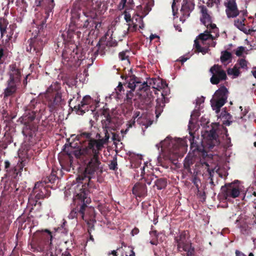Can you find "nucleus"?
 Masks as SVG:
<instances>
[{
    "label": "nucleus",
    "instance_id": "c9c22d12",
    "mask_svg": "<svg viewBox=\"0 0 256 256\" xmlns=\"http://www.w3.org/2000/svg\"><path fill=\"white\" fill-rule=\"evenodd\" d=\"M232 57V54L227 50L224 51L222 52L220 56V60L222 62H225Z\"/></svg>",
    "mask_w": 256,
    "mask_h": 256
},
{
    "label": "nucleus",
    "instance_id": "cd10ccee",
    "mask_svg": "<svg viewBox=\"0 0 256 256\" xmlns=\"http://www.w3.org/2000/svg\"><path fill=\"white\" fill-rule=\"evenodd\" d=\"M205 30L204 32L198 35V38L196 40H200L202 41V44H204V42L208 40H214L213 36L210 34L211 32H213V30Z\"/></svg>",
    "mask_w": 256,
    "mask_h": 256
},
{
    "label": "nucleus",
    "instance_id": "338daca9",
    "mask_svg": "<svg viewBox=\"0 0 256 256\" xmlns=\"http://www.w3.org/2000/svg\"><path fill=\"white\" fill-rule=\"evenodd\" d=\"M236 256H246L244 254L239 251L238 250H236Z\"/></svg>",
    "mask_w": 256,
    "mask_h": 256
},
{
    "label": "nucleus",
    "instance_id": "dca6fc26",
    "mask_svg": "<svg viewBox=\"0 0 256 256\" xmlns=\"http://www.w3.org/2000/svg\"><path fill=\"white\" fill-rule=\"evenodd\" d=\"M200 12L202 14L200 18L201 22L207 28L212 30L214 32H217L218 29L214 24H212V16L208 12V10L206 6L202 5L199 6Z\"/></svg>",
    "mask_w": 256,
    "mask_h": 256
},
{
    "label": "nucleus",
    "instance_id": "a18cd8bd",
    "mask_svg": "<svg viewBox=\"0 0 256 256\" xmlns=\"http://www.w3.org/2000/svg\"><path fill=\"white\" fill-rule=\"evenodd\" d=\"M6 26H4L1 22H0V37L2 38L6 32Z\"/></svg>",
    "mask_w": 256,
    "mask_h": 256
},
{
    "label": "nucleus",
    "instance_id": "e2e57ef3",
    "mask_svg": "<svg viewBox=\"0 0 256 256\" xmlns=\"http://www.w3.org/2000/svg\"><path fill=\"white\" fill-rule=\"evenodd\" d=\"M198 194H199L200 196L204 200L206 199V194L204 192H202L198 190Z\"/></svg>",
    "mask_w": 256,
    "mask_h": 256
},
{
    "label": "nucleus",
    "instance_id": "6ab92c4d",
    "mask_svg": "<svg viewBox=\"0 0 256 256\" xmlns=\"http://www.w3.org/2000/svg\"><path fill=\"white\" fill-rule=\"evenodd\" d=\"M225 6H226V12L228 18H236L239 14V10L235 0H228L225 3Z\"/></svg>",
    "mask_w": 256,
    "mask_h": 256
},
{
    "label": "nucleus",
    "instance_id": "a878e982",
    "mask_svg": "<svg viewBox=\"0 0 256 256\" xmlns=\"http://www.w3.org/2000/svg\"><path fill=\"white\" fill-rule=\"evenodd\" d=\"M246 14H243V16L240 17L236 20H234V25L238 28L241 31L244 32L246 34L247 33V28L245 26V24L244 23L246 20Z\"/></svg>",
    "mask_w": 256,
    "mask_h": 256
},
{
    "label": "nucleus",
    "instance_id": "9b49d317",
    "mask_svg": "<svg viewBox=\"0 0 256 256\" xmlns=\"http://www.w3.org/2000/svg\"><path fill=\"white\" fill-rule=\"evenodd\" d=\"M78 48H76L72 52L71 50H64L62 53V62L64 66L68 68L74 66L76 62L82 59V54H78Z\"/></svg>",
    "mask_w": 256,
    "mask_h": 256
},
{
    "label": "nucleus",
    "instance_id": "f257e3e1",
    "mask_svg": "<svg viewBox=\"0 0 256 256\" xmlns=\"http://www.w3.org/2000/svg\"><path fill=\"white\" fill-rule=\"evenodd\" d=\"M102 114L105 118L101 122L104 138L100 134L98 133L96 136L97 139H95L92 138L91 132H84L78 134L75 138L79 142L80 146L74 150L72 154L76 158L82 159L86 162L84 171L76 178L78 184H88L92 176L95 174L100 176L104 172V164L100 161V152L109 140L108 130L116 126V119L112 117L106 110Z\"/></svg>",
    "mask_w": 256,
    "mask_h": 256
},
{
    "label": "nucleus",
    "instance_id": "f8f14e48",
    "mask_svg": "<svg viewBox=\"0 0 256 256\" xmlns=\"http://www.w3.org/2000/svg\"><path fill=\"white\" fill-rule=\"evenodd\" d=\"M221 192L218 196L222 200L230 201V198H236L240 195V192L238 188L235 187L232 184H226L222 186Z\"/></svg>",
    "mask_w": 256,
    "mask_h": 256
},
{
    "label": "nucleus",
    "instance_id": "3c124183",
    "mask_svg": "<svg viewBox=\"0 0 256 256\" xmlns=\"http://www.w3.org/2000/svg\"><path fill=\"white\" fill-rule=\"evenodd\" d=\"M200 113L198 110H194L192 114H191L192 118H197L200 116Z\"/></svg>",
    "mask_w": 256,
    "mask_h": 256
},
{
    "label": "nucleus",
    "instance_id": "864d4df0",
    "mask_svg": "<svg viewBox=\"0 0 256 256\" xmlns=\"http://www.w3.org/2000/svg\"><path fill=\"white\" fill-rule=\"evenodd\" d=\"M186 253V256H195V248H193L192 250H189L188 251L185 252Z\"/></svg>",
    "mask_w": 256,
    "mask_h": 256
},
{
    "label": "nucleus",
    "instance_id": "7ed1b4c3",
    "mask_svg": "<svg viewBox=\"0 0 256 256\" xmlns=\"http://www.w3.org/2000/svg\"><path fill=\"white\" fill-rule=\"evenodd\" d=\"M42 104L36 99L32 100L26 106L24 114L19 118L18 120L23 124L24 127L22 132H26L28 134L35 132L38 130V124L41 118L42 110L40 107Z\"/></svg>",
    "mask_w": 256,
    "mask_h": 256
},
{
    "label": "nucleus",
    "instance_id": "8fccbe9b",
    "mask_svg": "<svg viewBox=\"0 0 256 256\" xmlns=\"http://www.w3.org/2000/svg\"><path fill=\"white\" fill-rule=\"evenodd\" d=\"M163 108L162 107H158L156 108L155 112L156 114V116L158 118L159 116L161 114V113L163 111Z\"/></svg>",
    "mask_w": 256,
    "mask_h": 256
},
{
    "label": "nucleus",
    "instance_id": "e433bc0d",
    "mask_svg": "<svg viewBox=\"0 0 256 256\" xmlns=\"http://www.w3.org/2000/svg\"><path fill=\"white\" fill-rule=\"evenodd\" d=\"M228 74H233L234 76H239V74H240V70H239V68L238 67L237 64H236L232 68V69L229 68L228 70Z\"/></svg>",
    "mask_w": 256,
    "mask_h": 256
},
{
    "label": "nucleus",
    "instance_id": "603ef678",
    "mask_svg": "<svg viewBox=\"0 0 256 256\" xmlns=\"http://www.w3.org/2000/svg\"><path fill=\"white\" fill-rule=\"evenodd\" d=\"M136 22L138 21V22H141L140 25L139 26V28L140 29H143L144 28V24L142 20V18L141 16H140L138 18H136Z\"/></svg>",
    "mask_w": 256,
    "mask_h": 256
},
{
    "label": "nucleus",
    "instance_id": "f03ea898",
    "mask_svg": "<svg viewBox=\"0 0 256 256\" xmlns=\"http://www.w3.org/2000/svg\"><path fill=\"white\" fill-rule=\"evenodd\" d=\"M28 246L33 252H48L50 256H57L56 246L53 244L52 234L48 229L34 232Z\"/></svg>",
    "mask_w": 256,
    "mask_h": 256
},
{
    "label": "nucleus",
    "instance_id": "4c0bfd02",
    "mask_svg": "<svg viewBox=\"0 0 256 256\" xmlns=\"http://www.w3.org/2000/svg\"><path fill=\"white\" fill-rule=\"evenodd\" d=\"M240 232H241L244 235H248L250 234V230L248 226V225L246 224H242L240 226Z\"/></svg>",
    "mask_w": 256,
    "mask_h": 256
},
{
    "label": "nucleus",
    "instance_id": "c756f323",
    "mask_svg": "<svg viewBox=\"0 0 256 256\" xmlns=\"http://www.w3.org/2000/svg\"><path fill=\"white\" fill-rule=\"evenodd\" d=\"M82 22L84 21V23L83 24H80V26H82L84 28L93 29L94 24H95L94 20L92 18H86L85 16H83L82 17Z\"/></svg>",
    "mask_w": 256,
    "mask_h": 256
},
{
    "label": "nucleus",
    "instance_id": "13d9d810",
    "mask_svg": "<svg viewBox=\"0 0 256 256\" xmlns=\"http://www.w3.org/2000/svg\"><path fill=\"white\" fill-rule=\"evenodd\" d=\"M4 56V50L3 46L0 44V60Z\"/></svg>",
    "mask_w": 256,
    "mask_h": 256
},
{
    "label": "nucleus",
    "instance_id": "774afa93",
    "mask_svg": "<svg viewBox=\"0 0 256 256\" xmlns=\"http://www.w3.org/2000/svg\"><path fill=\"white\" fill-rule=\"evenodd\" d=\"M62 256H72L68 250H66L62 253Z\"/></svg>",
    "mask_w": 256,
    "mask_h": 256
},
{
    "label": "nucleus",
    "instance_id": "72a5a7b5",
    "mask_svg": "<svg viewBox=\"0 0 256 256\" xmlns=\"http://www.w3.org/2000/svg\"><path fill=\"white\" fill-rule=\"evenodd\" d=\"M194 46L196 50L198 52H202V54H206L209 50L208 46L202 47L198 40H194Z\"/></svg>",
    "mask_w": 256,
    "mask_h": 256
},
{
    "label": "nucleus",
    "instance_id": "2f4dec72",
    "mask_svg": "<svg viewBox=\"0 0 256 256\" xmlns=\"http://www.w3.org/2000/svg\"><path fill=\"white\" fill-rule=\"evenodd\" d=\"M134 6L133 0H121L118 8L120 10H122L126 6L128 10H132Z\"/></svg>",
    "mask_w": 256,
    "mask_h": 256
},
{
    "label": "nucleus",
    "instance_id": "bb28decb",
    "mask_svg": "<svg viewBox=\"0 0 256 256\" xmlns=\"http://www.w3.org/2000/svg\"><path fill=\"white\" fill-rule=\"evenodd\" d=\"M141 176H142V179H144V182L148 185L151 184L152 182L154 180V178H156V176L152 172H146L145 168L144 166L143 167L141 172Z\"/></svg>",
    "mask_w": 256,
    "mask_h": 256
},
{
    "label": "nucleus",
    "instance_id": "680f3d73",
    "mask_svg": "<svg viewBox=\"0 0 256 256\" xmlns=\"http://www.w3.org/2000/svg\"><path fill=\"white\" fill-rule=\"evenodd\" d=\"M232 122V121L231 120H223L222 124L225 126H230Z\"/></svg>",
    "mask_w": 256,
    "mask_h": 256
},
{
    "label": "nucleus",
    "instance_id": "393cba45",
    "mask_svg": "<svg viewBox=\"0 0 256 256\" xmlns=\"http://www.w3.org/2000/svg\"><path fill=\"white\" fill-rule=\"evenodd\" d=\"M44 185L42 182H37L34 185V187L32 190L34 194V198H36L37 200L43 199L44 198V192L40 190H38L40 187H44Z\"/></svg>",
    "mask_w": 256,
    "mask_h": 256
},
{
    "label": "nucleus",
    "instance_id": "de8ad7c7",
    "mask_svg": "<svg viewBox=\"0 0 256 256\" xmlns=\"http://www.w3.org/2000/svg\"><path fill=\"white\" fill-rule=\"evenodd\" d=\"M165 106L164 102L163 100H156V108L158 107H162L164 108V107Z\"/></svg>",
    "mask_w": 256,
    "mask_h": 256
},
{
    "label": "nucleus",
    "instance_id": "f3484780",
    "mask_svg": "<svg viewBox=\"0 0 256 256\" xmlns=\"http://www.w3.org/2000/svg\"><path fill=\"white\" fill-rule=\"evenodd\" d=\"M92 102V99L89 96H84L80 103L74 106V110L76 111L78 114H84L86 112L89 110L88 105Z\"/></svg>",
    "mask_w": 256,
    "mask_h": 256
},
{
    "label": "nucleus",
    "instance_id": "5fc2aeb1",
    "mask_svg": "<svg viewBox=\"0 0 256 256\" xmlns=\"http://www.w3.org/2000/svg\"><path fill=\"white\" fill-rule=\"evenodd\" d=\"M116 90L117 91V92H121L122 91L124 92V90L123 85L122 84V82H120L118 86L116 88Z\"/></svg>",
    "mask_w": 256,
    "mask_h": 256
},
{
    "label": "nucleus",
    "instance_id": "bf43d9fd",
    "mask_svg": "<svg viewBox=\"0 0 256 256\" xmlns=\"http://www.w3.org/2000/svg\"><path fill=\"white\" fill-rule=\"evenodd\" d=\"M139 232V230L137 228H134L131 232V234L132 236L137 234Z\"/></svg>",
    "mask_w": 256,
    "mask_h": 256
},
{
    "label": "nucleus",
    "instance_id": "473e14b6",
    "mask_svg": "<svg viewBox=\"0 0 256 256\" xmlns=\"http://www.w3.org/2000/svg\"><path fill=\"white\" fill-rule=\"evenodd\" d=\"M154 184L158 190L164 189L167 186V180L165 178H160L157 179L154 182Z\"/></svg>",
    "mask_w": 256,
    "mask_h": 256
},
{
    "label": "nucleus",
    "instance_id": "69168bd1",
    "mask_svg": "<svg viewBox=\"0 0 256 256\" xmlns=\"http://www.w3.org/2000/svg\"><path fill=\"white\" fill-rule=\"evenodd\" d=\"M135 122H136L135 119H132L130 121L129 124H128V128H132V126H134L135 124Z\"/></svg>",
    "mask_w": 256,
    "mask_h": 256
},
{
    "label": "nucleus",
    "instance_id": "37998d69",
    "mask_svg": "<svg viewBox=\"0 0 256 256\" xmlns=\"http://www.w3.org/2000/svg\"><path fill=\"white\" fill-rule=\"evenodd\" d=\"M128 52V51H122V52H120L118 54V57L120 59L122 60H128V56L126 55V52Z\"/></svg>",
    "mask_w": 256,
    "mask_h": 256
},
{
    "label": "nucleus",
    "instance_id": "c03bdc74",
    "mask_svg": "<svg viewBox=\"0 0 256 256\" xmlns=\"http://www.w3.org/2000/svg\"><path fill=\"white\" fill-rule=\"evenodd\" d=\"M244 50V46H240L238 48L235 54L237 56H240L242 55Z\"/></svg>",
    "mask_w": 256,
    "mask_h": 256
},
{
    "label": "nucleus",
    "instance_id": "ea45409f",
    "mask_svg": "<svg viewBox=\"0 0 256 256\" xmlns=\"http://www.w3.org/2000/svg\"><path fill=\"white\" fill-rule=\"evenodd\" d=\"M247 63L248 62L244 58H241L239 60L236 64L238 66V67L240 68H244L246 70H247Z\"/></svg>",
    "mask_w": 256,
    "mask_h": 256
},
{
    "label": "nucleus",
    "instance_id": "6e6552de",
    "mask_svg": "<svg viewBox=\"0 0 256 256\" xmlns=\"http://www.w3.org/2000/svg\"><path fill=\"white\" fill-rule=\"evenodd\" d=\"M45 102L50 112L58 110L65 104L60 83L57 82H52L48 88L45 94Z\"/></svg>",
    "mask_w": 256,
    "mask_h": 256
},
{
    "label": "nucleus",
    "instance_id": "09e8293b",
    "mask_svg": "<svg viewBox=\"0 0 256 256\" xmlns=\"http://www.w3.org/2000/svg\"><path fill=\"white\" fill-rule=\"evenodd\" d=\"M129 252H126V256H135V253L132 247H128Z\"/></svg>",
    "mask_w": 256,
    "mask_h": 256
},
{
    "label": "nucleus",
    "instance_id": "9d476101",
    "mask_svg": "<svg viewBox=\"0 0 256 256\" xmlns=\"http://www.w3.org/2000/svg\"><path fill=\"white\" fill-rule=\"evenodd\" d=\"M174 243L180 252H185L194 248L192 246L190 233L188 230L180 232L174 238Z\"/></svg>",
    "mask_w": 256,
    "mask_h": 256
},
{
    "label": "nucleus",
    "instance_id": "0e129e2a",
    "mask_svg": "<svg viewBox=\"0 0 256 256\" xmlns=\"http://www.w3.org/2000/svg\"><path fill=\"white\" fill-rule=\"evenodd\" d=\"M120 248H118L116 250H114L111 252H110L108 254H112L113 256H118V252L117 250H120Z\"/></svg>",
    "mask_w": 256,
    "mask_h": 256
},
{
    "label": "nucleus",
    "instance_id": "ddd939ff",
    "mask_svg": "<svg viewBox=\"0 0 256 256\" xmlns=\"http://www.w3.org/2000/svg\"><path fill=\"white\" fill-rule=\"evenodd\" d=\"M206 170L208 172L210 177L212 176V172L214 173L213 170H210L208 163L204 159H202L196 162L195 168L192 174H193L192 181L198 189V183L200 182V180L197 177V175L200 172L201 170Z\"/></svg>",
    "mask_w": 256,
    "mask_h": 256
},
{
    "label": "nucleus",
    "instance_id": "aec40b11",
    "mask_svg": "<svg viewBox=\"0 0 256 256\" xmlns=\"http://www.w3.org/2000/svg\"><path fill=\"white\" fill-rule=\"evenodd\" d=\"M78 4L80 6L86 8L90 11L98 10L100 6V2L96 0H78Z\"/></svg>",
    "mask_w": 256,
    "mask_h": 256
},
{
    "label": "nucleus",
    "instance_id": "b1692460",
    "mask_svg": "<svg viewBox=\"0 0 256 256\" xmlns=\"http://www.w3.org/2000/svg\"><path fill=\"white\" fill-rule=\"evenodd\" d=\"M148 85L151 86L152 84H153L152 86V88L160 90V89H164L166 88H168V84L166 82L162 80L158 79L157 80L156 78H152L148 82H147Z\"/></svg>",
    "mask_w": 256,
    "mask_h": 256
},
{
    "label": "nucleus",
    "instance_id": "58836bf2",
    "mask_svg": "<svg viewBox=\"0 0 256 256\" xmlns=\"http://www.w3.org/2000/svg\"><path fill=\"white\" fill-rule=\"evenodd\" d=\"M28 202L32 206H36L37 204L40 206L42 204L40 202H38L36 198H34L32 194H30L28 198Z\"/></svg>",
    "mask_w": 256,
    "mask_h": 256
},
{
    "label": "nucleus",
    "instance_id": "5701e85b",
    "mask_svg": "<svg viewBox=\"0 0 256 256\" xmlns=\"http://www.w3.org/2000/svg\"><path fill=\"white\" fill-rule=\"evenodd\" d=\"M171 146L176 147V150H174V152L178 155H179L181 149H184V146H174L169 137H167L164 140L162 141L160 144H156V146L158 149H159L160 147H161L162 149L170 148Z\"/></svg>",
    "mask_w": 256,
    "mask_h": 256
},
{
    "label": "nucleus",
    "instance_id": "c85d7f7f",
    "mask_svg": "<svg viewBox=\"0 0 256 256\" xmlns=\"http://www.w3.org/2000/svg\"><path fill=\"white\" fill-rule=\"evenodd\" d=\"M194 164V160L193 156H187L184 160V166L186 171L190 174H192V172L190 168V166Z\"/></svg>",
    "mask_w": 256,
    "mask_h": 256
},
{
    "label": "nucleus",
    "instance_id": "4be33fe9",
    "mask_svg": "<svg viewBox=\"0 0 256 256\" xmlns=\"http://www.w3.org/2000/svg\"><path fill=\"white\" fill-rule=\"evenodd\" d=\"M132 192L136 197H145L147 194L146 186L144 184L137 182L133 186Z\"/></svg>",
    "mask_w": 256,
    "mask_h": 256
},
{
    "label": "nucleus",
    "instance_id": "412c9836",
    "mask_svg": "<svg viewBox=\"0 0 256 256\" xmlns=\"http://www.w3.org/2000/svg\"><path fill=\"white\" fill-rule=\"evenodd\" d=\"M194 0H183V4L180 10L183 16L185 18L188 17L190 13L194 9Z\"/></svg>",
    "mask_w": 256,
    "mask_h": 256
},
{
    "label": "nucleus",
    "instance_id": "423d86ee",
    "mask_svg": "<svg viewBox=\"0 0 256 256\" xmlns=\"http://www.w3.org/2000/svg\"><path fill=\"white\" fill-rule=\"evenodd\" d=\"M127 81L128 82L124 85L127 88L130 89L127 90L126 98L128 102H131L134 96L133 92L136 89V91L140 92V95L145 99L144 102L146 104L149 105L154 100L152 92L150 90V86L148 85V82H142L139 78L132 75L130 76Z\"/></svg>",
    "mask_w": 256,
    "mask_h": 256
},
{
    "label": "nucleus",
    "instance_id": "39448f33",
    "mask_svg": "<svg viewBox=\"0 0 256 256\" xmlns=\"http://www.w3.org/2000/svg\"><path fill=\"white\" fill-rule=\"evenodd\" d=\"M82 184V188L80 190H82L76 195L74 198L75 201H78V204L71 210L68 215V218L70 219L76 218V219L84 220L86 222L88 226V234H90L92 231L94 230V224L96 222V220L94 218L88 220L84 218V212L87 208L86 204L90 202V200L87 197L84 190L89 185V183L86 185H84V184Z\"/></svg>",
    "mask_w": 256,
    "mask_h": 256
},
{
    "label": "nucleus",
    "instance_id": "4468645a",
    "mask_svg": "<svg viewBox=\"0 0 256 256\" xmlns=\"http://www.w3.org/2000/svg\"><path fill=\"white\" fill-rule=\"evenodd\" d=\"M45 44V41L42 39L40 36L37 35L33 39H30L29 46L26 48L27 52L36 54L37 58L42 54V50Z\"/></svg>",
    "mask_w": 256,
    "mask_h": 256
},
{
    "label": "nucleus",
    "instance_id": "a211bd4d",
    "mask_svg": "<svg viewBox=\"0 0 256 256\" xmlns=\"http://www.w3.org/2000/svg\"><path fill=\"white\" fill-rule=\"evenodd\" d=\"M104 39V38H102L96 44L98 48L94 52V55L100 54L101 56H104L110 46H116L117 45V42L115 40L106 42Z\"/></svg>",
    "mask_w": 256,
    "mask_h": 256
},
{
    "label": "nucleus",
    "instance_id": "49530a36",
    "mask_svg": "<svg viewBox=\"0 0 256 256\" xmlns=\"http://www.w3.org/2000/svg\"><path fill=\"white\" fill-rule=\"evenodd\" d=\"M128 30H129L130 32H136L138 28V25L136 24L133 23V25L132 26L130 24H128Z\"/></svg>",
    "mask_w": 256,
    "mask_h": 256
},
{
    "label": "nucleus",
    "instance_id": "7c9ffc66",
    "mask_svg": "<svg viewBox=\"0 0 256 256\" xmlns=\"http://www.w3.org/2000/svg\"><path fill=\"white\" fill-rule=\"evenodd\" d=\"M82 16H80V14L76 11V10H72V22L76 25H78L80 24V22H82Z\"/></svg>",
    "mask_w": 256,
    "mask_h": 256
},
{
    "label": "nucleus",
    "instance_id": "052dcab7",
    "mask_svg": "<svg viewBox=\"0 0 256 256\" xmlns=\"http://www.w3.org/2000/svg\"><path fill=\"white\" fill-rule=\"evenodd\" d=\"M49 8H53L54 6V0H48Z\"/></svg>",
    "mask_w": 256,
    "mask_h": 256
},
{
    "label": "nucleus",
    "instance_id": "6e6d98bb",
    "mask_svg": "<svg viewBox=\"0 0 256 256\" xmlns=\"http://www.w3.org/2000/svg\"><path fill=\"white\" fill-rule=\"evenodd\" d=\"M150 234L152 236H154L156 238L158 234L156 230H152L150 232Z\"/></svg>",
    "mask_w": 256,
    "mask_h": 256
},
{
    "label": "nucleus",
    "instance_id": "0eeeda50",
    "mask_svg": "<svg viewBox=\"0 0 256 256\" xmlns=\"http://www.w3.org/2000/svg\"><path fill=\"white\" fill-rule=\"evenodd\" d=\"M7 74L8 78L6 82V87L2 92L4 98L13 96L16 93L22 80L21 70L18 68L16 63L8 66Z\"/></svg>",
    "mask_w": 256,
    "mask_h": 256
},
{
    "label": "nucleus",
    "instance_id": "a19ab883",
    "mask_svg": "<svg viewBox=\"0 0 256 256\" xmlns=\"http://www.w3.org/2000/svg\"><path fill=\"white\" fill-rule=\"evenodd\" d=\"M128 9H126L124 12V18L127 22H132L133 20L132 18L131 14H130L129 12L128 11Z\"/></svg>",
    "mask_w": 256,
    "mask_h": 256
},
{
    "label": "nucleus",
    "instance_id": "79ce46f5",
    "mask_svg": "<svg viewBox=\"0 0 256 256\" xmlns=\"http://www.w3.org/2000/svg\"><path fill=\"white\" fill-rule=\"evenodd\" d=\"M56 179V176L55 174H51L48 177L44 180L45 184L50 182L51 184L54 183Z\"/></svg>",
    "mask_w": 256,
    "mask_h": 256
},
{
    "label": "nucleus",
    "instance_id": "20e7f679",
    "mask_svg": "<svg viewBox=\"0 0 256 256\" xmlns=\"http://www.w3.org/2000/svg\"><path fill=\"white\" fill-rule=\"evenodd\" d=\"M220 125L218 123H212V128L209 131H206L202 134L203 140L202 144L200 145L194 140V136L192 132H190L191 138L190 139V150L194 153V156H196V152L203 153L204 148L209 150L212 149L215 146L220 144L218 134Z\"/></svg>",
    "mask_w": 256,
    "mask_h": 256
},
{
    "label": "nucleus",
    "instance_id": "1a4fd4ad",
    "mask_svg": "<svg viewBox=\"0 0 256 256\" xmlns=\"http://www.w3.org/2000/svg\"><path fill=\"white\" fill-rule=\"evenodd\" d=\"M228 96V91L224 86L216 90L210 100L211 106L216 112L218 114L220 108L226 103Z\"/></svg>",
    "mask_w": 256,
    "mask_h": 256
},
{
    "label": "nucleus",
    "instance_id": "2eb2a0df",
    "mask_svg": "<svg viewBox=\"0 0 256 256\" xmlns=\"http://www.w3.org/2000/svg\"><path fill=\"white\" fill-rule=\"evenodd\" d=\"M212 74L210 78V82L212 84H218L220 81L225 80L227 78L226 72L222 69V66L214 64L210 70Z\"/></svg>",
    "mask_w": 256,
    "mask_h": 256
},
{
    "label": "nucleus",
    "instance_id": "f704fd0d",
    "mask_svg": "<svg viewBox=\"0 0 256 256\" xmlns=\"http://www.w3.org/2000/svg\"><path fill=\"white\" fill-rule=\"evenodd\" d=\"M108 168L110 170L116 171L118 169L117 158L116 156L114 157L113 159L109 162Z\"/></svg>",
    "mask_w": 256,
    "mask_h": 256
},
{
    "label": "nucleus",
    "instance_id": "4d7b16f0",
    "mask_svg": "<svg viewBox=\"0 0 256 256\" xmlns=\"http://www.w3.org/2000/svg\"><path fill=\"white\" fill-rule=\"evenodd\" d=\"M68 36L70 38L72 37L73 34L74 33V30L70 28L67 32Z\"/></svg>",
    "mask_w": 256,
    "mask_h": 256
}]
</instances>
